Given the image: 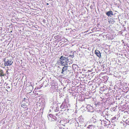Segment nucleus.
I'll return each instance as SVG.
<instances>
[{"label": "nucleus", "instance_id": "4", "mask_svg": "<svg viewBox=\"0 0 129 129\" xmlns=\"http://www.w3.org/2000/svg\"><path fill=\"white\" fill-rule=\"evenodd\" d=\"M64 66L62 68V71L61 72V73L63 75H65L66 74V73H65V72L67 69L68 66Z\"/></svg>", "mask_w": 129, "mask_h": 129}, {"label": "nucleus", "instance_id": "15", "mask_svg": "<svg viewBox=\"0 0 129 129\" xmlns=\"http://www.w3.org/2000/svg\"><path fill=\"white\" fill-rule=\"evenodd\" d=\"M52 114H50V115H49V116H52Z\"/></svg>", "mask_w": 129, "mask_h": 129}, {"label": "nucleus", "instance_id": "18", "mask_svg": "<svg viewBox=\"0 0 129 129\" xmlns=\"http://www.w3.org/2000/svg\"><path fill=\"white\" fill-rule=\"evenodd\" d=\"M114 91H113V93H114ZM113 94H114V93H113Z\"/></svg>", "mask_w": 129, "mask_h": 129}, {"label": "nucleus", "instance_id": "6", "mask_svg": "<svg viewBox=\"0 0 129 129\" xmlns=\"http://www.w3.org/2000/svg\"><path fill=\"white\" fill-rule=\"evenodd\" d=\"M106 14L108 16H111L112 15V11H109L106 13Z\"/></svg>", "mask_w": 129, "mask_h": 129}, {"label": "nucleus", "instance_id": "14", "mask_svg": "<svg viewBox=\"0 0 129 129\" xmlns=\"http://www.w3.org/2000/svg\"><path fill=\"white\" fill-rule=\"evenodd\" d=\"M90 126H91V125H89V126H88V128H90Z\"/></svg>", "mask_w": 129, "mask_h": 129}, {"label": "nucleus", "instance_id": "19", "mask_svg": "<svg viewBox=\"0 0 129 129\" xmlns=\"http://www.w3.org/2000/svg\"><path fill=\"white\" fill-rule=\"evenodd\" d=\"M8 88H10V87H8Z\"/></svg>", "mask_w": 129, "mask_h": 129}, {"label": "nucleus", "instance_id": "16", "mask_svg": "<svg viewBox=\"0 0 129 129\" xmlns=\"http://www.w3.org/2000/svg\"><path fill=\"white\" fill-rule=\"evenodd\" d=\"M112 26V25H110V27H111Z\"/></svg>", "mask_w": 129, "mask_h": 129}, {"label": "nucleus", "instance_id": "3", "mask_svg": "<svg viewBox=\"0 0 129 129\" xmlns=\"http://www.w3.org/2000/svg\"><path fill=\"white\" fill-rule=\"evenodd\" d=\"M28 100L26 99L25 101H22L21 103V106L23 108H26L27 107L28 105H29V103H28Z\"/></svg>", "mask_w": 129, "mask_h": 129}, {"label": "nucleus", "instance_id": "9", "mask_svg": "<svg viewBox=\"0 0 129 129\" xmlns=\"http://www.w3.org/2000/svg\"><path fill=\"white\" fill-rule=\"evenodd\" d=\"M114 123L115 124L114 125V126L117 125L118 124V122H117L116 121H114L113 122V123ZM114 125V124H113V125Z\"/></svg>", "mask_w": 129, "mask_h": 129}, {"label": "nucleus", "instance_id": "7", "mask_svg": "<svg viewBox=\"0 0 129 129\" xmlns=\"http://www.w3.org/2000/svg\"><path fill=\"white\" fill-rule=\"evenodd\" d=\"M0 74L1 76H4L5 74H4L3 71L2 70H0Z\"/></svg>", "mask_w": 129, "mask_h": 129}, {"label": "nucleus", "instance_id": "8", "mask_svg": "<svg viewBox=\"0 0 129 129\" xmlns=\"http://www.w3.org/2000/svg\"><path fill=\"white\" fill-rule=\"evenodd\" d=\"M113 22V19L112 18L110 19V20L109 21V22L110 23L112 24Z\"/></svg>", "mask_w": 129, "mask_h": 129}, {"label": "nucleus", "instance_id": "17", "mask_svg": "<svg viewBox=\"0 0 129 129\" xmlns=\"http://www.w3.org/2000/svg\"><path fill=\"white\" fill-rule=\"evenodd\" d=\"M47 5H49V4H48V3H47Z\"/></svg>", "mask_w": 129, "mask_h": 129}, {"label": "nucleus", "instance_id": "11", "mask_svg": "<svg viewBox=\"0 0 129 129\" xmlns=\"http://www.w3.org/2000/svg\"><path fill=\"white\" fill-rule=\"evenodd\" d=\"M26 100L25 99V98L23 99V100L22 101H25Z\"/></svg>", "mask_w": 129, "mask_h": 129}, {"label": "nucleus", "instance_id": "2", "mask_svg": "<svg viewBox=\"0 0 129 129\" xmlns=\"http://www.w3.org/2000/svg\"><path fill=\"white\" fill-rule=\"evenodd\" d=\"M4 61L5 62V64L6 66H10L13 63V61H12V59H7L6 58H5L4 59Z\"/></svg>", "mask_w": 129, "mask_h": 129}, {"label": "nucleus", "instance_id": "12", "mask_svg": "<svg viewBox=\"0 0 129 129\" xmlns=\"http://www.w3.org/2000/svg\"><path fill=\"white\" fill-rule=\"evenodd\" d=\"M118 17V16H117V17H114V19H117V18ZM113 18H114V17H113Z\"/></svg>", "mask_w": 129, "mask_h": 129}, {"label": "nucleus", "instance_id": "1", "mask_svg": "<svg viewBox=\"0 0 129 129\" xmlns=\"http://www.w3.org/2000/svg\"><path fill=\"white\" fill-rule=\"evenodd\" d=\"M60 63L62 66H66L68 65V57L66 58L62 56H61L60 58Z\"/></svg>", "mask_w": 129, "mask_h": 129}, {"label": "nucleus", "instance_id": "5", "mask_svg": "<svg viewBox=\"0 0 129 129\" xmlns=\"http://www.w3.org/2000/svg\"><path fill=\"white\" fill-rule=\"evenodd\" d=\"M95 52L96 55L99 57L100 58L101 57V54L99 51L96 50H95Z\"/></svg>", "mask_w": 129, "mask_h": 129}, {"label": "nucleus", "instance_id": "10", "mask_svg": "<svg viewBox=\"0 0 129 129\" xmlns=\"http://www.w3.org/2000/svg\"><path fill=\"white\" fill-rule=\"evenodd\" d=\"M126 123L129 124H128L129 123V119L126 120Z\"/></svg>", "mask_w": 129, "mask_h": 129}, {"label": "nucleus", "instance_id": "13", "mask_svg": "<svg viewBox=\"0 0 129 129\" xmlns=\"http://www.w3.org/2000/svg\"><path fill=\"white\" fill-rule=\"evenodd\" d=\"M116 119V117H113V120L114 119Z\"/></svg>", "mask_w": 129, "mask_h": 129}]
</instances>
